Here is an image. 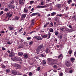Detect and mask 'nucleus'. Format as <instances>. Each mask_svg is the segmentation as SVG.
Segmentation results:
<instances>
[{
    "label": "nucleus",
    "instance_id": "obj_33",
    "mask_svg": "<svg viewBox=\"0 0 76 76\" xmlns=\"http://www.w3.org/2000/svg\"><path fill=\"white\" fill-rule=\"evenodd\" d=\"M11 9H15V6L11 5Z\"/></svg>",
    "mask_w": 76,
    "mask_h": 76
},
{
    "label": "nucleus",
    "instance_id": "obj_62",
    "mask_svg": "<svg viewBox=\"0 0 76 76\" xmlns=\"http://www.w3.org/2000/svg\"><path fill=\"white\" fill-rule=\"evenodd\" d=\"M1 32L2 33V34H4V31H1Z\"/></svg>",
    "mask_w": 76,
    "mask_h": 76
},
{
    "label": "nucleus",
    "instance_id": "obj_21",
    "mask_svg": "<svg viewBox=\"0 0 76 76\" xmlns=\"http://www.w3.org/2000/svg\"><path fill=\"white\" fill-rule=\"evenodd\" d=\"M49 52H50V50H49V49H48V48H47L45 51V53H49Z\"/></svg>",
    "mask_w": 76,
    "mask_h": 76
},
{
    "label": "nucleus",
    "instance_id": "obj_57",
    "mask_svg": "<svg viewBox=\"0 0 76 76\" xmlns=\"http://www.w3.org/2000/svg\"><path fill=\"white\" fill-rule=\"evenodd\" d=\"M23 29V28H21L19 30V32H21V31H22Z\"/></svg>",
    "mask_w": 76,
    "mask_h": 76
},
{
    "label": "nucleus",
    "instance_id": "obj_56",
    "mask_svg": "<svg viewBox=\"0 0 76 76\" xmlns=\"http://www.w3.org/2000/svg\"><path fill=\"white\" fill-rule=\"evenodd\" d=\"M41 56L42 57H45V56L43 54H41Z\"/></svg>",
    "mask_w": 76,
    "mask_h": 76
},
{
    "label": "nucleus",
    "instance_id": "obj_58",
    "mask_svg": "<svg viewBox=\"0 0 76 76\" xmlns=\"http://www.w3.org/2000/svg\"><path fill=\"white\" fill-rule=\"evenodd\" d=\"M50 25H51V26H53V23L51 22L50 23Z\"/></svg>",
    "mask_w": 76,
    "mask_h": 76
},
{
    "label": "nucleus",
    "instance_id": "obj_38",
    "mask_svg": "<svg viewBox=\"0 0 76 76\" xmlns=\"http://www.w3.org/2000/svg\"><path fill=\"white\" fill-rule=\"evenodd\" d=\"M71 2H72V0H69L68 1V4H70L71 3Z\"/></svg>",
    "mask_w": 76,
    "mask_h": 76
},
{
    "label": "nucleus",
    "instance_id": "obj_34",
    "mask_svg": "<svg viewBox=\"0 0 76 76\" xmlns=\"http://www.w3.org/2000/svg\"><path fill=\"white\" fill-rule=\"evenodd\" d=\"M2 68H3V69H5L6 68V66H5L4 65H3L1 67Z\"/></svg>",
    "mask_w": 76,
    "mask_h": 76
},
{
    "label": "nucleus",
    "instance_id": "obj_11",
    "mask_svg": "<svg viewBox=\"0 0 76 76\" xmlns=\"http://www.w3.org/2000/svg\"><path fill=\"white\" fill-rule=\"evenodd\" d=\"M75 58L72 57L71 58H70V60L72 63H74V61H75Z\"/></svg>",
    "mask_w": 76,
    "mask_h": 76
},
{
    "label": "nucleus",
    "instance_id": "obj_51",
    "mask_svg": "<svg viewBox=\"0 0 76 76\" xmlns=\"http://www.w3.org/2000/svg\"><path fill=\"white\" fill-rule=\"evenodd\" d=\"M68 9H69V7H66V9L65 10H66V11L68 10Z\"/></svg>",
    "mask_w": 76,
    "mask_h": 76
},
{
    "label": "nucleus",
    "instance_id": "obj_14",
    "mask_svg": "<svg viewBox=\"0 0 76 76\" xmlns=\"http://www.w3.org/2000/svg\"><path fill=\"white\" fill-rule=\"evenodd\" d=\"M24 12H25V13H27L28 12V9L26 7L24 8Z\"/></svg>",
    "mask_w": 76,
    "mask_h": 76
},
{
    "label": "nucleus",
    "instance_id": "obj_61",
    "mask_svg": "<svg viewBox=\"0 0 76 76\" xmlns=\"http://www.w3.org/2000/svg\"><path fill=\"white\" fill-rule=\"evenodd\" d=\"M18 75H22V73H20V72H18Z\"/></svg>",
    "mask_w": 76,
    "mask_h": 76
},
{
    "label": "nucleus",
    "instance_id": "obj_10",
    "mask_svg": "<svg viewBox=\"0 0 76 76\" xmlns=\"http://www.w3.org/2000/svg\"><path fill=\"white\" fill-rule=\"evenodd\" d=\"M15 55V53L14 52L12 51L11 53L9 54V56L10 57H12Z\"/></svg>",
    "mask_w": 76,
    "mask_h": 76
},
{
    "label": "nucleus",
    "instance_id": "obj_44",
    "mask_svg": "<svg viewBox=\"0 0 76 76\" xmlns=\"http://www.w3.org/2000/svg\"><path fill=\"white\" fill-rule=\"evenodd\" d=\"M37 13H38L37 14V15H38V16H41V15L40 14H39V12H37Z\"/></svg>",
    "mask_w": 76,
    "mask_h": 76
},
{
    "label": "nucleus",
    "instance_id": "obj_41",
    "mask_svg": "<svg viewBox=\"0 0 76 76\" xmlns=\"http://www.w3.org/2000/svg\"><path fill=\"white\" fill-rule=\"evenodd\" d=\"M4 11L5 12H7V11H8V9L7 8H6L5 9Z\"/></svg>",
    "mask_w": 76,
    "mask_h": 76
},
{
    "label": "nucleus",
    "instance_id": "obj_45",
    "mask_svg": "<svg viewBox=\"0 0 76 76\" xmlns=\"http://www.w3.org/2000/svg\"><path fill=\"white\" fill-rule=\"evenodd\" d=\"M32 72H30L29 73V76H32Z\"/></svg>",
    "mask_w": 76,
    "mask_h": 76
},
{
    "label": "nucleus",
    "instance_id": "obj_64",
    "mask_svg": "<svg viewBox=\"0 0 76 76\" xmlns=\"http://www.w3.org/2000/svg\"><path fill=\"white\" fill-rule=\"evenodd\" d=\"M74 5H75V4H71L72 6H73Z\"/></svg>",
    "mask_w": 76,
    "mask_h": 76
},
{
    "label": "nucleus",
    "instance_id": "obj_53",
    "mask_svg": "<svg viewBox=\"0 0 76 76\" xmlns=\"http://www.w3.org/2000/svg\"><path fill=\"white\" fill-rule=\"evenodd\" d=\"M2 50H3V51H4V50H5V48L3 47H2Z\"/></svg>",
    "mask_w": 76,
    "mask_h": 76
},
{
    "label": "nucleus",
    "instance_id": "obj_17",
    "mask_svg": "<svg viewBox=\"0 0 76 76\" xmlns=\"http://www.w3.org/2000/svg\"><path fill=\"white\" fill-rule=\"evenodd\" d=\"M56 15V12H53L51 13L50 15L51 16H55Z\"/></svg>",
    "mask_w": 76,
    "mask_h": 76
},
{
    "label": "nucleus",
    "instance_id": "obj_27",
    "mask_svg": "<svg viewBox=\"0 0 76 76\" xmlns=\"http://www.w3.org/2000/svg\"><path fill=\"white\" fill-rule=\"evenodd\" d=\"M63 16V14H57V16H59V17H62V16Z\"/></svg>",
    "mask_w": 76,
    "mask_h": 76
},
{
    "label": "nucleus",
    "instance_id": "obj_52",
    "mask_svg": "<svg viewBox=\"0 0 76 76\" xmlns=\"http://www.w3.org/2000/svg\"><path fill=\"white\" fill-rule=\"evenodd\" d=\"M53 67L54 69H56V68H57V66L56 65H54Z\"/></svg>",
    "mask_w": 76,
    "mask_h": 76
},
{
    "label": "nucleus",
    "instance_id": "obj_12",
    "mask_svg": "<svg viewBox=\"0 0 76 76\" xmlns=\"http://www.w3.org/2000/svg\"><path fill=\"white\" fill-rule=\"evenodd\" d=\"M15 66L16 67H17V69H20L21 68L20 65L17 64H16L15 65Z\"/></svg>",
    "mask_w": 76,
    "mask_h": 76
},
{
    "label": "nucleus",
    "instance_id": "obj_2",
    "mask_svg": "<svg viewBox=\"0 0 76 76\" xmlns=\"http://www.w3.org/2000/svg\"><path fill=\"white\" fill-rule=\"evenodd\" d=\"M44 48V46L42 45H39L36 49L37 53V54H38L42 48Z\"/></svg>",
    "mask_w": 76,
    "mask_h": 76
},
{
    "label": "nucleus",
    "instance_id": "obj_49",
    "mask_svg": "<svg viewBox=\"0 0 76 76\" xmlns=\"http://www.w3.org/2000/svg\"><path fill=\"white\" fill-rule=\"evenodd\" d=\"M31 38V37H28L27 38V39L28 40H29V39H30Z\"/></svg>",
    "mask_w": 76,
    "mask_h": 76
},
{
    "label": "nucleus",
    "instance_id": "obj_54",
    "mask_svg": "<svg viewBox=\"0 0 76 76\" xmlns=\"http://www.w3.org/2000/svg\"><path fill=\"white\" fill-rule=\"evenodd\" d=\"M61 31H63L64 30V28H60Z\"/></svg>",
    "mask_w": 76,
    "mask_h": 76
},
{
    "label": "nucleus",
    "instance_id": "obj_16",
    "mask_svg": "<svg viewBox=\"0 0 76 76\" xmlns=\"http://www.w3.org/2000/svg\"><path fill=\"white\" fill-rule=\"evenodd\" d=\"M19 19V18L18 16H15L14 20H18Z\"/></svg>",
    "mask_w": 76,
    "mask_h": 76
},
{
    "label": "nucleus",
    "instance_id": "obj_28",
    "mask_svg": "<svg viewBox=\"0 0 76 76\" xmlns=\"http://www.w3.org/2000/svg\"><path fill=\"white\" fill-rule=\"evenodd\" d=\"M72 50L71 49L70 50H69V54L70 55V56H71V55L72 54Z\"/></svg>",
    "mask_w": 76,
    "mask_h": 76
},
{
    "label": "nucleus",
    "instance_id": "obj_55",
    "mask_svg": "<svg viewBox=\"0 0 76 76\" xmlns=\"http://www.w3.org/2000/svg\"><path fill=\"white\" fill-rule=\"evenodd\" d=\"M2 14H3V11H2L0 12V15H2Z\"/></svg>",
    "mask_w": 76,
    "mask_h": 76
},
{
    "label": "nucleus",
    "instance_id": "obj_19",
    "mask_svg": "<svg viewBox=\"0 0 76 76\" xmlns=\"http://www.w3.org/2000/svg\"><path fill=\"white\" fill-rule=\"evenodd\" d=\"M63 55L62 54H61L60 55L58 56V58H60L61 57H62V58H63Z\"/></svg>",
    "mask_w": 76,
    "mask_h": 76
},
{
    "label": "nucleus",
    "instance_id": "obj_8",
    "mask_svg": "<svg viewBox=\"0 0 76 76\" xmlns=\"http://www.w3.org/2000/svg\"><path fill=\"white\" fill-rule=\"evenodd\" d=\"M19 3L21 5H23L24 4L23 0H19Z\"/></svg>",
    "mask_w": 76,
    "mask_h": 76
},
{
    "label": "nucleus",
    "instance_id": "obj_30",
    "mask_svg": "<svg viewBox=\"0 0 76 76\" xmlns=\"http://www.w3.org/2000/svg\"><path fill=\"white\" fill-rule=\"evenodd\" d=\"M37 40H42V38L38 36Z\"/></svg>",
    "mask_w": 76,
    "mask_h": 76
},
{
    "label": "nucleus",
    "instance_id": "obj_31",
    "mask_svg": "<svg viewBox=\"0 0 76 76\" xmlns=\"http://www.w3.org/2000/svg\"><path fill=\"white\" fill-rule=\"evenodd\" d=\"M9 29L10 30H12L13 29V28L12 26H10L9 27Z\"/></svg>",
    "mask_w": 76,
    "mask_h": 76
},
{
    "label": "nucleus",
    "instance_id": "obj_46",
    "mask_svg": "<svg viewBox=\"0 0 76 76\" xmlns=\"http://www.w3.org/2000/svg\"><path fill=\"white\" fill-rule=\"evenodd\" d=\"M40 67H38L37 68V70L38 71H39L40 70Z\"/></svg>",
    "mask_w": 76,
    "mask_h": 76
},
{
    "label": "nucleus",
    "instance_id": "obj_29",
    "mask_svg": "<svg viewBox=\"0 0 76 76\" xmlns=\"http://www.w3.org/2000/svg\"><path fill=\"white\" fill-rule=\"evenodd\" d=\"M7 8H8V9H11V4H10L8 5L7 6Z\"/></svg>",
    "mask_w": 76,
    "mask_h": 76
},
{
    "label": "nucleus",
    "instance_id": "obj_39",
    "mask_svg": "<svg viewBox=\"0 0 76 76\" xmlns=\"http://www.w3.org/2000/svg\"><path fill=\"white\" fill-rule=\"evenodd\" d=\"M29 44L30 45H32V44H33V42L31 41V42H30L29 43Z\"/></svg>",
    "mask_w": 76,
    "mask_h": 76
},
{
    "label": "nucleus",
    "instance_id": "obj_24",
    "mask_svg": "<svg viewBox=\"0 0 76 76\" xmlns=\"http://www.w3.org/2000/svg\"><path fill=\"white\" fill-rule=\"evenodd\" d=\"M49 31L50 32H53V31H54L53 29V28H50L49 29Z\"/></svg>",
    "mask_w": 76,
    "mask_h": 76
},
{
    "label": "nucleus",
    "instance_id": "obj_23",
    "mask_svg": "<svg viewBox=\"0 0 76 76\" xmlns=\"http://www.w3.org/2000/svg\"><path fill=\"white\" fill-rule=\"evenodd\" d=\"M45 64H46V62H45V60H44L42 61V64L43 65V66H45Z\"/></svg>",
    "mask_w": 76,
    "mask_h": 76
},
{
    "label": "nucleus",
    "instance_id": "obj_15",
    "mask_svg": "<svg viewBox=\"0 0 76 76\" xmlns=\"http://www.w3.org/2000/svg\"><path fill=\"white\" fill-rule=\"evenodd\" d=\"M11 73H12V74L13 75H16V74H17V72L15 71H12L11 72Z\"/></svg>",
    "mask_w": 76,
    "mask_h": 76
},
{
    "label": "nucleus",
    "instance_id": "obj_20",
    "mask_svg": "<svg viewBox=\"0 0 76 76\" xmlns=\"http://www.w3.org/2000/svg\"><path fill=\"white\" fill-rule=\"evenodd\" d=\"M18 55H19V56H23V53L22 52H20L18 53Z\"/></svg>",
    "mask_w": 76,
    "mask_h": 76
},
{
    "label": "nucleus",
    "instance_id": "obj_3",
    "mask_svg": "<svg viewBox=\"0 0 76 76\" xmlns=\"http://www.w3.org/2000/svg\"><path fill=\"white\" fill-rule=\"evenodd\" d=\"M26 16V14H23L21 15V19H20V20L21 21H23V20H24V19L25 18V17Z\"/></svg>",
    "mask_w": 76,
    "mask_h": 76
},
{
    "label": "nucleus",
    "instance_id": "obj_18",
    "mask_svg": "<svg viewBox=\"0 0 76 76\" xmlns=\"http://www.w3.org/2000/svg\"><path fill=\"white\" fill-rule=\"evenodd\" d=\"M48 35L49 36L48 37V39H49V38H50V37L51 36V33H50V32H49L48 34Z\"/></svg>",
    "mask_w": 76,
    "mask_h": 76
},
{
    "label": "nucleus",
    "instance_id": "obj_47",
    "mask_svg": "<svg viewBox=\"0 0 76 76\" xmlns=\"http://www.w3.org/2000/svg\"><path fill=\"white\" fill-rule=\"evenodd\" d=\"M58 32H56L55 33V35H56V36H57V35H58Z\"/></svg>",
    "mask_w": 76,
    "mask_h": 76
},
{
    "label": "nucleus",
    "instance_id": "obj_63",
    "mask_svg": "<svg viewBox=\"0 0 76 76\" xmlns=\"http://www.w3.org/2000/svg\"><path fill=\"white\" fill-rule=\"evenodd\" d=\"M69 28H72V26H71V25H69Z\"/></svg>",
    "mask_w": 76,
    "mask_h": 76
},
{
    "label": "nucleus",
    "instance_id": "obj_35",
    "mask_svg": "<svg viewBox=\"0 0 76 76\" xmlns=\"http://www.w3.org/2000/svg\"><path fill=\"white\" fill-rule=\"evenodd\" d=\"M34 2V1H30V4H32V3H33Z\"/></svg>",
    "mask_w": 76,
    "mask_h": 76
},
{
    "label": "nucleus",
    "instance_id": "obj_36",
    "mask_svg": "<svg viewBox=\"0 0 76 76\" xmlns=\"http://www.w3.org/2000/svg\"><path fill=\"white\" fill-rule=\"evenodd\" d=\"M38 36H34V38H35V39H38Z\"/></svg>",
    "mask_w": 76,
    "mask_h": 76
},
{
    "label": "nucleus",
    "instance_id": "obj_7",
    "mask_svg": "<svg viewBox=\"0 0 76 76\" xmlns=\"http://www.w3.org/2000/svg\"><path fill=\"white\" fill-rule=\"evenodd\" d=\"M6 15L7 16H8V17H9L8 19V20H9V18L12 17V14H10V13L9 12L6 14Z\"/></svg>",
    "mask_w": 76,
    "mask_h": 76
},
{
    "label": "nucleus",
    "instance_id": "obj_37",
    "mask_svg": "<svg viewBox=\"0 0 76 76\" xmlns=\"http://www.w3.org/2000/svg\"><path fill=\"white\" fill-rule=\"evenodd\" d=\"M47 37V35H45L42 36V38H46Z\"/></svg>",
    "mask_w": 76,
    "mask_h": 76
},
{
    "label": "nucleus",
    "instance_id": "obj_26",
    "mask_svg": "<svg viewBox=\"0 0 76 76\" xmlns=\"http://www.w3.org/2000/svg\"><path fill=\"white\" fill-rule=\"evenodd\" d=\"M14 1H15V0H11L10 3V4H12L14 3Z\"/></svg>",
    "mask_w": 76,
    "mask_h": 76
},
{
    "label": "nucleus",
    "instance_id": "obj_40",
    "mask_svg": "<svg viewBox=\"0 0 76 76\" xmlns=\"http://www.w3.org/2000/svg\"><path fill=\"white\" fill-rule=\"evenodd\" d=\"M21 60V59L20 57H17V61H20Z\"/></svg>",
    "mask_w": 76,
    "mask_h": 76
},
{
    "label": "nucleus",
    "instance_id": "obj_50",
    "mask_svg": "<svg viewBox=\"0 0 76 76\" xmlns=\"http://www.w3.org/2000/svg\"><path fill=\"white\" fill-rule=\"evenodd\" d=\"M74 55L76 57V51H75L74 52Z\"/></svg>",
    "mask_w": 76,
    "mask_h": 76
},
{
    "label": "nucleus",
    "instance_id": "obj_25",
    "mask_svg": "<svg viewBox=\"0 0 76 76\" xmlns=\"http://www.w3.org/2000/svg\"><path fill=\"white\" fill-rule=\"evenodd\" d=\"M24 58H28V55H27L26 53H25L24 55Z\"/></svg>",
    "mask_w": 76,
    "mask_h": 76
},
{
    "label": "nucleus",
    "instance_id": "obj_59",
    "mask_svg": "<svg viewBox=\"0 0 76 76\" xmlns=\"http://www.w3.org/2000/svg\"><path fill=\"white\" fill-rule=\"evenodd\" d=\"M62 38H63L62 35L60 36L59 37V38H60V39H61Z\"/></svg>",
    "mask_w": 76,
    "mask_h": 76
},
{
    "label": "nucleus",
    "instance_id": "obj_42",
    "mask_svg": "<svg viewBox=\"0 0 76 76\" xmlns=\"http://www.w3.org/2000/svg\"><path fill=\"white\" fill-rule=\"evenodd\" d=\"M59 76H63V72H61L59 74Z\"/></svg>",
    "mask_w": 76,
    "mask_h": 76
},
{
    "label": "nucleus",
    "instance_id": "obj_22",
    "mask_svg": "<svg viewBox=\"0 0 76 76\" xmlns=\"http://www.w3.org/2000/svg\"><path fill=\"white\" fill-rule=\"evenodd\" d=\"M38 14V13H33L32 14H31V16H36V15H37V14Z\"/></svg>",
    "mask_w": 76,
    "mask_h": 76
},
{
    "label": "nucleus",
    "instance_id": "obj_32",
    "mask_svg": "<svg viewBox=\"0 0 76 76\" xmlns=\"http://www.w3.org/2000/svg\"><path fill=\"white\" fill-rule=\"evenodd\" d=\"M6 73H9L10 72V69H6Z\"/></svg>",
    "mask_w": 76,
    "mask_h": 76
},
{
    "label": "nucleus",
    "instance_id": "obj_43",
    "mask_svg": "<svg viewBox=\"0 0 76 76\" xmlns=\"http://www.w3.org/2000/svg\"><path fill=\"white\" fill-rule=\"evenodd\" d=\"M41 5H44V3L43 1H41Z\"/></svg>",
    "mask_w": 76,
    "mask_h": 76
},
{
    "label": "nucleus",
    "instance_id": "obj_1",
    "mask_svg": "<svg viewBox=\"0 0 76 76\" xmlns=\"http://www.w3.org/2000/svg\"><path fill=\"white\" fill-rule=\"evenodd\" d=\"M47 60L49 64L51 65L56 64V63L58 62V59H52L51 58H48Z\"/></svg>",
    "mask_w": 76,
    "mask_h": 76
},
{
    "label": "nucleus",
    "instance_id": "obj_9",
    "mask_svg": "<svg viewBox=\"0 0 76 76\" xmlns=\"http://www.w3.org/2000/svg\"><path fill=\"white\" fill-rule=\"evenodd\" d=\"M11 59L12 61H18V57H14V58H11Z\"/></svg>",
    "mask_w": 76,
    "mask_h": 76
},
{
    "label": "nucleus",
    "instance_id": "obj_60",
    "mask_svg": "<svg viewBox=\"0 0 76 76\" xmlns=\"http://www.w3.org/2000/svg\"><path fill=\"white\" fill-rule=\"evenodd\" d=\"M73 72V71L72 70H70V71H69V73H72Z\"/></svg>",
    "mask_w": 76,
    "mask_h": 76
},
{
    "label": "nucleus",
    "instance_id": "obj_13",
    "mask_svg": "<svg viewBox=\"0 0 76 76\" xmlns=\"http://www.w3.org/2000/svg\"><path fill=\"white\" fill-rule=\"evenodd\" d=\"M56 6L58 9H60L61 7V4H57L56 5Z\"/></svg>",
    "mask_w": 76,
    "mask_h": 76
},
{
    "label": "nucleus",
    "instance_id": "obj_6",
    "mask_svg": "<svg viewBox=\"0 0 76 76\" xmlns=\"http://www.w3.org/2000/svg\"><path fill=\"white\" fill-rule=\"evenodd\" d=\"M47 7V6L46 5L43 6H42L41 5H38L37 6V8H39L40 9V8H45V7Z\"/></svg>",
    "mask_w": 76,
    "mask_h": 76
},
{
    "label": "nucleus",
    "instance_id": "obj_5",
    "mask_svg": "<svg viewBox=\"0 0 76 76\" xmlns=\"http://www.w3.org/2000/svg\"><path fill=\"white\" fill-rule=\"evenodd\" d=\"M65 64L66 67H69L70 66L71 64H70V62L68 61H66L65 62Z\"/></svg>",
    "mask_w": 76,
    "mask_h": 76
},
{
    "label": "nucleus",
    "instance_id": "obj_4",
    "mask_svg": "<svg viewBox=\"0 0 76 76\" xmlns=\"http://www.w3.org/2000/svg\"><path fill=\"white\" fill-rule=\"evenodd\" d=\"M54 20L57 23H60V18L55 17L54 18Z\"/></svg>",
    "mask_w": 76,
    "mask_h": 76
},
{
    "label": "nucleus",
    "instance_id": "obj_48",
    "mask_svg": "<svg viewBox=\"0 0 76 76\" xmlns=\"http://www.w3.org/2000/svg\"><path fill=\"white\" fill-rule=\"evenodd\" d=\"M34 22H32L31 23V26H32V25H34Z\"/></svg>",
    "mask_w": 76,
    "mask_h": 76
}]
</instances>
